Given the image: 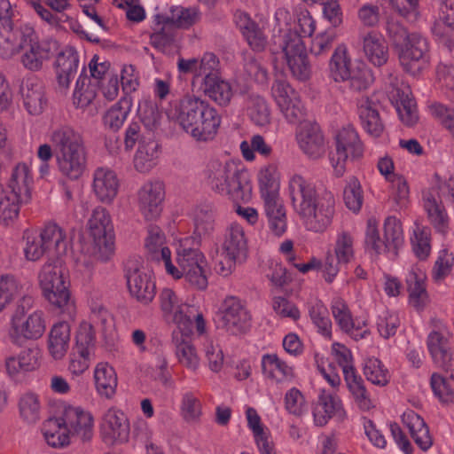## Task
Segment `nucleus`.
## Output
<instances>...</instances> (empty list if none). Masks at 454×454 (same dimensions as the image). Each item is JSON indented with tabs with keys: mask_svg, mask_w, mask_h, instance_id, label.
Here are the masks:
<instances>
[{
	"mask_svg": "<svg viewBox=\"0 0 454 454\" xmlns=\"http://www.w3.org/2000/svg\"><path fill=\"white\" fill-rule=\"evenodd\" d=\"M289 192L294 211L308 231L324 232L335 215V198L327 190L317 191L313 183L301 175L289 181Z\"/></svg>",
	"mask_w": 454,
	"mask_h": 454,
	"instance_id": "f257e3e1",
	"label": "nucleus"
},
{
	"mask_svg": "<svg viewBox=\"0 0 454 454\" xmlns=\"http://www.w3.org/2000/svg\"><path fill=\"white\" fill-rule=\"evenodd\" d=\"M51 142L59 171L70 179H78L87 163L82 136L70 126H61L52 131Z\"/></svg>",
	"mask_w": 454,
	"mask_h": 454,
	"instance_id": "f03ea898",
	"label": "nucleus"
},
{
	"mask_svg": "<svg viewBox=\"0 0 454 454\" xmlns=\"http://www.w3.org/2000/svg\"><path fill=\"white\" fill-rule=\"evenodd\" d=\"M204 174L206 183L213 192L227 195L235 202L248 199L251 188L247 173L234 162L212 160Z\"/></svg>",
	"mask_w": 454,
	"mask_h": 454,
	"instance_id": "7ed1b4c3",
	"label": "nucleus"
},
{
	"mask_svg": "<svg viewBox=\"0 0 454 454\" xmlns=\"http://www.w3.org/2000/svg\"><path fill=\"white\" fill-rule=\"evenodd\" d=\"M29 183L27 166L17 165L7 186L0 188V223L2 224L9 226L18 219L20 203L30 198Z\"/></svg>",
	"mask_w": 454,
	"mask_h": 454,
	"instance_id": "20e7f679",
	"label": "nucleus"
},
{
	"mask_svg": "<svg viewBox=\"0 0 454 454\" xmlns=\"http://www.w3.org/2000/svg\"><path fill=\"white\" fill-rule=\"evenodd\" d=\"M38 278L43 295L52 306L60 310L73 306L67 270L59 258L49 259L42 267Z\"/></svg>",
	"mask_w": 454,
	"mask_h": 454,
	"instance_id": "39448f33",
	"label": "nucleus"
},
{
	"mask_svg": "<svg viewBox=\"0 0 454 454\" xmlns=\"http://www.w3.org/2000/svg\"><path fill=\"white\" fill-rule=\"evenodd\" d=\"M24 254L27 260L36 262L44 255L59 257L67 251V241L62 229L55 223H47L38 233L25 231Z\"/></svg>",
	"mask_w": 454,
	"mask_h": 454,
	"instance_id": "423d86ee",
	"label": "nucleus"
},
{
	"mask_svg": "<svg viewBox=\"0 0 454 454\" xmlns=\"http://www.w3.org/2000/svg\"><path fill=\"white\" fill-rule=\"evenodd\" d=\"M33 301L32 296L24 294L16 306L11 318L10 330V337L13 342H18L20 339H39L45 331V324L41 311H35L27 317L26 316L32 308Z\"/></svg>",
	"mask_w": 454,
	"mask_h": 454,
	"instance_id": "0eeeda50",
	"label": "nucleus"
},
{
	"mask_svg": "<svg viewBox=\"0 0 454 454\" xmlns=\"http://www.w3.org/2000/svg\"><path fill=\"white\" fill-rule=\"evenodd\" d=\"M88 225L92 239V255L101 262L108 261L114 252L113 225L109 214L103 207L95 208Z\"/></svg>",
	"mask_w": 454,
	"mask_h": 454,
	"instance_id": "6e6552de",
	"label": "nucleus"
},
{
	"mask_svg": "<svg viewBox=\"0 0 454 454\" xmlns=\"http://www.w3.org/2000/svg\"><path fill=\"white\" fill-rule=\"evenodd\" d=\"M403 243V234L401 222L394 216H389L384 223V240L380 239L378 223L374 218L367 221L365 245L376 254L392 253L397 254L398 248Z\"/></svg>",
	"mask_w": 454,
	"mask_h": 454,
	"instance_id": "1a4fd4ad",
	"label": "nucleus"
},
{
	"mask_svg": "<svg viewBox=\"0 0 454 454\" xmlns=\"http://www.w3.org/2000/svg\"><path fill=\"white\" fill-rule=\"evenodd\" d=\"M247 255V243L243 228L237 224L231 225L226 231L215 270L224 277L229 276L237 263L246 260Z\"/></svg>",
	"mask_w": 454,
	"mask_h": 454,
	"instance_id": "9d476101",
	"label": "nucleus"
},
{
	"mask_svg": "<svg viewBox=\"0 0 454 454\" xmlns=\"http://www.w3.org/2000/svg\"><path fill=\"white\" fill-rule=\"evenodd\" d=\"M336 152L331 157V162L335 176H342L346 170V162L362 157L364 145L356 129L348 125L343 127L336 135Z\"/></svg>",
	"mask_w": 454,
	"mask_h": 454,
	"instance_id": "9b49d317",
	"label": "nucleus"
},
{
	"mask_svg": "<svg viewBox=\"0 0 454 454\" xmlns=\"http://www.w3.org/2000/svg\"><path fill=\"white\" fill-rule=\"evenodd\" d=\"M398 59L403 69L415 76L429 64L427 40L419 33H411L407 42L398 51Z\"/></svg>",
	"mask_w": 454,
	"mask_h": 454,
	"instance_id": "f8f14e48",
	"label": "nucleus"
},
{
	"mask_svg": "<svg viewBox=\"0 0 454 454\" xmlns=\"http://www.w3.org/2000/svg\"><path fill=\"white\" fill-rule=\"evenodd\" d=\"M125 277L130 295L138 302L147 305L154 298L156 286L149 272L139 260H129L125 266Z\"/></svg>",
	"mask_w": 454,
	"mask_h": 454,
	"instance_id": "ddd939ff",
	"label": "nucleus"
},
{
	"mask_svg": "<svg viewBox=\"0 0 454 454\" xmlns=\"http://www.w3.org/2000/svg\"><path fill=\"white\" fill-rule=\"evenodd\" d=\"M75 350L69 371L74 375H80L89 368L95 350V332L91 324L81 323L76 334Z\"/></svg>",
	"mask_w": 454,
	"mask_h": 454,
	"instance_id": "4468645a",
	"label": "nucleus"
},
{
	"mask_svg": "<svg viewBox=\"0 0 454 454\" xmlns=\"http://www.w3.org/2000/svg\"><path fill=\"white\" fill-rule=\"evenodd\" d=\"M222 327L230 334L246 333L251 326V315L239 299L234 296L224 300L221 310Z\"/></svg>",
	"mask_w": 454,
	"mask_h": 454,
	"instance_id": "2eb2a0df",
	"label": "nucleus"
},
{
	"mask_svg": "<svg viewBox=\"0 0 454 454\" xmlns=\"http://www.w3.org/2000/svg\"><path fill=\"white\" fill-rule=\"evenodd\" d=\"M278 107L291 123L301 121L305 115V108L297 92L284 80H276L271 88Z\"/></svg>",
	"mask_w": 454,
	"mask_h": 454,
	"instance_id": "dca6fc26",
	"label": "nucleus"
},
{
	"mask_svg": "<svg viewBox=\"0 0 454 454\" xmlns=\"http://www.w3.org/2000/svg\"><path fill=\"white\" fill-rule=\"evenodd\" d=\"M176 263L177 267L174 266L170 259L166 267L167 272L176 279L180 278L179 273L207 264L204 254L199 249V242L192 237L180 240L176 247Z\"/></svg>",
	"mask_w": 454,
	"mask_h": 454,
	"instance_id": "f3484780",
	"label": "nucleus"
},
{
	"mask_svg": "<svg viewBox=\"0 0 454 454\" xmlns=\"http://www.w3.org/2000/svg\"><path fill=\"white\" fill-rule=\"evenodd\" d=\"M40 355V349L34 347L23 349L17 356H7L4 361L7 375L16 382L24 381L29 372L39 368Z\"/></svg>",
	"mask_w": 454,
	"mask_h": 454,
	"instance_id": "a211bd4d",
	"label": "nucleus"
},
{
	"mask_svg": "<svg viewBox=\"0 0 454 454\" xmlns=\"http://www.w3.org/2000/svg\"><path fill=\"white\" fill-rule=\"evenodd\" d=\"M194 118L185 132L199 142L212 140L221 123V118L216 110L207 102L199 117Z\"/></svg>",
	"mask_w": 454,
	"mask_h": 454,
	"instance_id": "6ab92c4d",
	"label": "nucleus"
},
{
	"mask_svg": "<svg viewBox=\"0 0 454 454\" xmlns=\"http://www.w3.org/2000/svg\"><path fill=\"white\" fill-rule=\"evenodd\" d=\"M164 199V186L160 181L145 183L138 192V206L146 220H154L160 216Z\"/></svg>",
	"mask_w": 454,
	"mask_h": 454,
	"instance_id": "aec40b11",
	"label": "nucleus"
},
{
	"mask_svg": "<svg viewBox=\"0 0 454 454\" xmlns=\"http://www.w3.org/2000/svg\"><path fill=\"white\" fill-rule=\"evenodd\" d=\"M65 428L69 434L77 435L82 442H88L93 435L92 416L78 407H67L61 417Z\"/></svg>",
	"mask_w": 454,
	"mask_h": 454,
	"instance_id": "412c9836",
	"label": "nucleus"
},
{
	"mask_svg": "<svg viewBox=\"0 0 454 454\" xmlns=\"http://www.w3.org/2000/svg\"><path fill=\"white\" fill-rule=\"evenodd\" d=\"M51 45L55 46L56 42L52 43L48 42H39L36 35L32 31L21 51L20 62L22 66L30 71H39L43 68V63L51 58Z\"/></svg>",
	"mask_w": 454,
	"mask_h": 454,
	"instance_id": "4be33fe9",
	"label": "nucleus"
},
{
	"mask_svg": "<svg viewBox=\"0 0 454 454\" xmlns=\"http://www.w3.org/2000/svg\"><path fill=\"white\" fill-rule=\"evenodd\" d=\"M101 432L106 443L127 442L129 436V423L126 415L121 411L109 409L104 415Z\"/></svg>",
	"mask_w": 454,
	"mask_h": 454,
	"instance_id": "5701e85b",
	"label": "nucleus"
},
{
	"mask_svg": "<svg viewBox=\"0 0 454 454\" xmlns=\"http://www.w3.org/2000/svg\"><path fill=\"white\" fill-rule=\"evenodd\" d=\"M207 101L194 95H184L176 100L168 112V117L184 131L194 117H199Z\"/></svg>",
	"mask_w": 454,
	"mask_h": 454,
	"instance_id": "b1692460",
	"label": "nucleus"
},
{
	"mask_svg": "<svg viewBox=\"0 0 454 454\" xmlns=\"http://www.w3.org/2000/svg\"><path fill=\"white\" fill-rule=\"evenodd\" d=\"M300 148L310 159L321 158L326 151L324 136L316 124L304 123L297 135Z\"/></svg>",
	"mask_w": 454,
	"mask_h": 454,
	"instance_id": "393cba45",
	"label": "nucleus"
},
{
	"mask_svg": "<svg viewBox=\"0 0 454 454\" xmlns=\"http://www.w3.org/2000/svg\"><path fill=\"white\" fill-rule=\"evenodd\" d=\"M33 29L25 27L21 30H13V25L0 27V55L4 59H11L21 51Z\"/></svg>",
	"mask_w": 454,
	"mask_h": 454,
	"instance_id": "a878e982",
	"label": "nucleus"
},
{
	"mask_svg": "<svg viewBox=\"0 0 454 454\" xmlns=\"http://www.w3.org/2000/svg\"><path fill=\"white\" fill-rule=\"evenodd\" d=\"M217 207L205 200L196 206L193 212L194 233L200 238H209L216 229Z\"/></svg>",
	"mask_w": 454,
	"mask_h": 454,
	"instance_id": "bb28decb",
	"label": "nucleus"
},
{
	"mask_svg": "<svg viewBox=\"0 0 454 454\" xmlns=\"http://www.w3.org/2000/svg\"><path fill=\"white\" fill-rule=\"evenodd\" d=\"M427 348L434 364L446 372L454 371V359L450 342L439 332H432L427 338Z\"/></svg>",
	"mask_w": 454,
	"mask_h": 454,
	"instance_id": "cd10ccee",
	"label": "nucleus"
},
{
	"mask_svg": "<svg viewBox=\"0 0 454 454\" xmlns=\"http://www.w3.org/2000/svg\"><path fill=\"white\" fill-rule=\"evenodd\" d=\"M78 55L72 47H66L58 55L55 62L58 83L60 89L67 90L69 87L78 70Z\"/></svg>",
	"mask_w": 454,
	"mask_h": 454,
	"instance_id": "c85d7f7f",
	"label": "nucleus"
},
{
	"mask_svg": "<svg viewBox=\"0 0 454 454\" xmlns=\"http://www.w3.org/2000/svg\"><path fill=\"white\" fill-rule=\"evenodd\" d=\"M24 106L32 115H39L43 113L47 100L44 88L41 81L36 78H27L20 88Z\"/></svg>",
	"mask_w": 454,
	"mask_h": 454,
	"instance_id": "c756f323",
	"label": "nucleus"
},
{
	"mask_svg": "<svg viewBox=\"0 0 454 454\" xmlns=\"http://www.w3.org/2000/svg\"><path fill=\"white\" fill-rule=\"evenodd\" d=\"M262 198L270 230L275 235L281 236L286 230V217L278 192H265Z\"/></svg>",
	"mask_w": 454,
	"mask_h": 454,
	"instance_id": "7c9ffc66",
	"label": "nucleus"
},
{
	"mask_svg": "<svg viewBox=\"0 0 454 454\" xmlns=\"http://www.w3.org/2000/svg\"><path fill=\"white\" fill-rule=\"evenodd\" d=\"M426 278L425 272L418 267H412L406 277L409 303L417 310L423 309L428 301Z\"/></svg>",
	"mask_w": 454,
	"mask_h": 454,
	"instance_id": "2f4dec72",
	"label": "nucleus"
},
{
	"mask_svg": "<svg viewBox=\"0 0 454 454\" xmlns=\"http://www.w3.org/2000/svg\"><path fill=\"white\" fill-rule=\"evenodd\" d=\"M139 141L138 149L134 157L135 168L141 173H147L157 164L159 158V144L148 134Z\"/></svg>",
	"mask_w": 454,
	"mask_h": 454,
	"instance_id": "473e14b6",
	"label": "nucleus"
},
{
	"mask_svg": "<svg viewBox=\"0 0 454 454\" xmlns=\"http://www.w3.org/2000/svg\"><path fill=\"white\" fill-rule=\"evenodd\" d=\"M172 344L175 347L176 356L179 364L189 370L196 371L199 367L200 358L190 338L182 334L180 331L174 330Z\"/></svg>",
	"mask_w": 454,
	"mask_h": 454,
	"instance_id": "72a5a7b5",
	"label": "nucleus"
},
{
	"mask_svg": "<svg viewBox=\"0 0 454 454\" xmlns=\"http://www.w3.org/2000/svg\"><path fill=\"white\" fill-rule=\"evenodd\" d=\"M118 187L119 182L114 171L102 168L95 171L93 188L102 202H111L117 194Z\"/></svg>",
	"mask_w": 454,
	"mask_h": 454,
	"instance_id": "f704fd0d",
	"label": "nucleus"
},
{
	"mask_svg": "<svg viewBox=\"0 0 454 454\" xmlns=\"http://www.w3.org/2000/svg\"><path fill=\"white\" fill-rule=\"evenodd\" d=\"M145 249L150 258L153 261H162L165 268L171 258V252L165 246V235L159 226L150 225L148 236L145 242Z\"/></svg>",
	"mask_w": 454,
	"mask_h": 454,
	"instance_id": "c9c22d12",
	"label": "nucleus"
},
{
	"mask_svg": "<svg viewBox=\"0 0 454 454\" xmlns=\"http://www.w3.org/2000/svg\"><path fill=\"white\" fill-rule=\"evenodd\" d=\"M202 90L209 98L221 106L230 104L233 96L231 84L217 74H209L204 78Z\"/></svg>",
	"mask_w": 454,
	"mask_h": 454,
	"instance_id": "e433bc0d",
	"label": "nucleus"
},
{
	"mask_svg": "<svg viewBox=\"0 0 454 454\" xmlns=\"http://www.w3.org/2000/svg\"><path fill=\"white\" fill-rule=\"evenodd\" d=\"M262 368L267 378L278 383L291 381L294 378V368L276 354L264 355L262 359Z\"/></svg>",
	"mask_w": 454,
	"mask_h": 454,
	"instance_id": "4c0bfd02",
	"label": "nucleus"
},
{
	"mask_svg": "<svg viewBox=\"0 0 454 454\" xmlns=\"http://www.w3.org/2000/svg\"><path fill=\"white\" fill-rule=\"evenodd\" d=\"M358 114L364 129L372 136L379 137L384 125L380 117L378 105L368 98H362L358 104Z\"/></svg>",
	"mask_w": 454,
	"mask_h": 454,
	"instance_id": "58836bf2",
	"label": "nucleus"
},
{
	"mask_svg": "<svg viewBox=\"0 0 454 454\" xmlns=\"http://www.w3.org/2000/svg\"><path fill=\"white\" fill-rule=\"evenodd\" d=\"M363 51L367 59L376 67L385 65L388 59V48L379 35L368 32L363 37Z\"/></svg>",
	"mask_w": 454,
	"mask_h": 454,
	"instance_id": "ea45409f",
	"label": "nucleus"
},
{
	"mask_svg": "<svg viewBox=\"0 0 454 454\" xmlns=\"http://www.w3.org/2000/svg\"><path fill=\"white\" fill-rule=\"evenodd\" d=\"M96 389L99 395L113 398L117 387V375L114 369L107 363H99L94 372Z\"/></svg>",
	"mask_w": 454,
	"mask_h": 454,
	"instance_id": "a19ab883",
	"label": "nucleus"
},
{
	"mask_svg": "<svg viewBox=\"0 0 454 454\" xmlns=\"http://www.w3.org/2000/svg\"><path fill=\"white\" fill-rule=\"evenodd\" d=\"M424 207L434 226L439 231H444L448 224V215L435 188H432L424 195Z\"/></svg>",
	"mask_w": 454,
	"mask_h": 454,
	"instance_id": "79ce46f5",
	"label": "nucleus"
},
{
	"mask_svg": "<svg viewBox=\"0 0 454 454\" xmlns=\"http://www.w3.org/2000/svg\"><path fill=\"white\" fill-rule=\"evenodd\" d=\"M424 207L434 226L439 231H444L448 224V215L435 188H432L424 195Z\"/></svg>",
	"mask_w": 454,
	"mask_h": 454,
	"instance_id": "37998d69",
	"label": "nucleus"
},
{
	"mask_svg": "<svg viewBox=\"0 0 454 454\" xmlns=\"http://www.w3.org/2000/svg\"><path fill=\"white\" fill-rule=\"evenodd\" d=\"M330 76L337 82L348 81L354 69L351 67V59L348 56L347 47L344 44L339 45L330 59Z\"/></svg>",
	"mask_w": 454,
	"mask_h": 454,
	"instance_id": "c03bdc74",
	"label": "nucleus"
},
{
	"mask_svg": "<svg viewBox=\"0 0 454 454\" xmlns=\"http://www.w3.org/2000/svg\"><path fill=\"white\" fill-rule=\"evenodd\" d=\"M247 426L252 430L261 454H275L270 441L269 431L262 426L261 418L255 409L249 407L246 411Z\"/></svg>",
	"mask_w": 454,
	"mask_h": 454,
	"instance_id": "a18cd8bd",
	"label": "nucleus"
},
{
	"mask_svg": "<svg viewBox=\"0 0 454 454\" xmlns=\"http://www.w3.org/2000/svg\"><path fill=\"white\" fill-rule=\"evenodd\" d=\"M70 340V325L67 322H60L52 327L49 336V351L51 356L61 359L66 355Z\"/></svg>",
	"mask_w": 454,
	"mask_h": 454,
	"instance_id": "49530a36",
	"label": "nucleus"
},
{
	"mask_svg": "<svg viewBox=\"0 0 454 454\" xmlns=\"http://www.w3.org/2000/svg\"><path fill=\"white\" fill-rule=\"evenodd\" d=\"M407 425L416 444L423 450H428L433 440L429 434V428L424 419L415 412L407 415Z\"/></svg>",
	"mask_w": 454,
	"mask_h": 454,
	"instance_id": "de8ad7c7",
	"label": "nucleus"
},
{
	"mask_svg": "<svg viewBox=\"0 0 454 454\" xmlns=\"http://www.w3.org/2000/svg\"><path fill=\"white\" fill-rule=\"evenodd\" d=\"M160 309L167 320L171 319L177 326V318L185 317L184 313H180L184 306L189 304L180 303L178 297L170 288H163L159 295Z\"/></svg>",
	"mask_w": 454,
	"mask_h": 454,
	"instance_id": "09e8293b",
	"label": "nucleus"
},
{
	"mask_svg": "<svg viewBox=\"0 0 454 454\" xmlns=\"http://www.w3.org/2000/svg\"><path fill=\"white\" fill-rule=\"evenodd\" d=\"M162 27L150 36L151 44L164 53H170L176 47V29L168 21L162 20Z\"/></svg>",
	"mask_w": 454,
	"mask_h": 454,
	"instance_id": "8fccbe9b",
	"label": "nucleus"
},
{
	"mask_svg": "<svg viewBox=\"0 0 454 454\" xmlns=\"http://www.w3.org/2000/svg\"><path fill=\"white\" fill-rule=\"evenodd\" d=\"M184 313L181 320V317L177 318V326L176 331H180L182 334L190 337L192 333L193 326H196L197 332L201 334L205 332V322L201 313H199L193 306H184L180 312Z\"/></svg>",
	"mask_w": 454,
	"mask_h": 454,
	"instance_id": "3c124183",
	"label": "nucleus"
},
{
	"mask_svg": "<svg viewBox=\"0 0 454 454\" xmlns=\"http://www.w3.org/2000/svg\"><path fill=\"white\" fill-rule=\"evenodd\" d=\"M397 107L396 110L402 121L407 126L414 125L418 120V113L414 99L410 97V90H396Z\"/></svg>",
	"mask_w": 454,
	"mask_h": 454,
	"instance_id": "603ef678",
	"label": "nucleus"
},
{
	"mask_svg": "<svg viewBox=\"0 0 454 454\" xmlns=\"http://www.w3.org/2000/svg\"><path fill=\"white\" fill-rule=\"evenodd\" d=\"M59 418L46 421L43 427V435L47 443L54 448L64 447L69 443V434L60 423Z\"/></svg>",
	"mask_w": 454,
	"mask_h": 454,
	"instance_id": "864d4df0",
	"label": "nucleus"
},
{
	"mask_svg": "<svg viewBox=\"0 0 454 454\" xmlns=\"http://www.w3.org/2000/svg\"><path fill=\"white\" fill-rule=\"evenodd\" d=\"M130 105V100L126 98L114 105L104 116L105 126L114 131L118 130L127 118Z\"/></svg>",
	"mask_w": 454,
	"mask_h": 454,
	"instance_id": "5fc2aeb1",
	"label": "nucleus"
},
{
	"mask_svg": "<svg viewBox=\"0 0 454 454\" xmlns=\"http://www.w3.org/2000/svg\"><path fill=\"white\" fill-rule=\"evenodd\" d=\"M240 28L249 46L255 51H262L267 45V38L259 26L245 16Z\"/></svg>",
	"mask_w": 454,
	"mask_h": 454,
	"instance_id": "6e6d98bb",
	"label": "nucleus"
},
{
	"mask_svg": "<svg viewBox=\"0 0 454 454\" xmlns=\"http://www.w3.org/2000/svg\"><path fill=\"white\" fill-rule=\"evenodd\" d=\"M248 112L251 120L258 126H265L270 121V111L265 99L257 95L248 96Z\"/></svg>",
	"mask_w": 454,
	"mask_h": 454,
	"instance_id": "4d7b16f0",
	"label": "nucleus"
},
{
	"mask_svg": "<svg viewBox=\"0 0 454 454\" xmlns=\"http://www.w3.org/2000/svg\"><path fill=\"white\" fill-rule=\"evenodd\" d=\"M21 294V286L12 275L0 277V312Z\"/></svg>",
	"mask_w": 454,
	"mask_h": 454,
	"instance_id": "13d9d810",
	"label": "nucleus"
},
{
	"mask_svg": "<svg viewBox=\"0 0 454 454\" xmlns=\"http://www.w3.org/2000/svg\"><path fill=\"white\" fill-rule=\"evenodd\" d=\"M199 19V13L196 9L174 7L170 11V16L163 18L165 21H168L173 27L187 28L193 25Z\"/></svg>",
	"mask_w": 454,
	"mask_h": 454,
	"instance_id": "bf43d9fd",
	"label": "nucleus"
},
{
	"mask_svg": "<svg viewBox=\"0 0 454 454\" xmlns=\"http://www.w3.org/2000/svg\"><path fill=\"white\" fill-rule=\"evenodd\" d=\"M280 47L286 60L307 52L301 35L298 31L286 32L282 37Z\"/></svg>",
	"mask_w": 454,
	"mask_h": 454,
	"instance_id": "052dcab7",
	"label": "nucleus"
},
{
	"mask_svg": "<svg viewBox=\"0 0 454 454\" xmlns=\"http://www.w3.org/2000/svg\"><path fill=\"white\" fill-rule=\"evenodd\" d=\"M345 380L358 407L363 411H369L372 407V403L368 396L361 377L349 374Z\"/></svg>",
	"mask_w": 454,
	"mask_h": 454,
	"instance_id": "680f3d73",
	"label": "nucleus"
},
{
	"mask_svg": "<svg viewBox=\"0 0 454 454\" xmlns=\"http://www.w3.org/2000/svg\"><path fill=\"white\" fill-rule=\"evenodd\" d=\"M364 374L369 381L378 386H386L389 380L387 370L385 369L383 364L376 358H370L366 361Z\"/></svg>",
	"mask_w": 454,
	"mask_h": 454,
	"instance_id": "e2e57ef3",
	"label": "nucleus"
},
{
	"mask_svg": "<svg viewBox=\"0 0 454 454\" xmlns=\"http://www.w3.org/2000/svg\"><path fill=\"white\" fill-rule=\"evenodd\" d=\"M89 78L86 75H80L77 79L73 97L76 107L85 108L91 105L96 98V90L87 84Z\"/></svg>",
	"mask_w": 454,
	"mask_h": 454,
	"instance_id": "0e129e2a",
	"label": "nucleus"
},
{
	"mask_svg": "<svg viewBox=\"0 0 454 454\" xmlns=\"http://www.w3.org/2000/svg\"><path fill=\"white\" fill-rule=\"evenodd\" d=\"M207 265H199L189 269L180 274V278H184L189 286L198 291L206 290L208 286L207 277L210 272Z\"/></svg>",
	"mask_w": 454,
	"mask_h": 454,
	"instance_id": "69168bd1",
	"label": "nucleus"
},
{
	"mask_svg": "<svg viewBox=\"0 0 454 454\" xmlns=\"http://www.w3.org/2000/svg\"><path fill=\"white\" fill-rule=\"evenodd\" d=\"M343 199L347 207L354 212H358L363 204V195L359 181L352 176L348 182L344 192Z\"/></svg>",
	"mask_w": 454,
	"mask_h": 454,
	"instance_id": "338daca9",
	"label": "nucleus"
},
{
	"mask_svg": "<svg viewBox=\"0 0 454 454\" xmlns=\"http://www.w3.org/2000/svg\"><path fill=\"white\" fill-rule=\"evenodd\" d=\"M137 114L142 123L149 131L157 129L160 124V114L155 104L147 100L139 103Z\"/></svg>",
	"mask_w": 454,
	"mask_h": 454,
	"instance_id": "774afa93",
	"label": "nucleus"
}]
</instances>
